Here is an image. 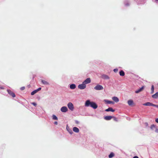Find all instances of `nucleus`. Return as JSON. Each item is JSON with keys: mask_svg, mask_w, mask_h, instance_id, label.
<instances>
[{"mask_svg": "<svg viewBox=\"0 0 158 158\" xmlns=\"http://www.w3.org/2000/svg\"><path fill=\"white\" fill-rule=\"evenodd\" d=\"M120 75L121 76H123L125 75V73L123 70H121L119 72Z\"/></svg>", "mask_w": 158, "mask_h": 158, "instance_id": "aec40b11", "label": "nucleus"}, {"mask_svg": "<svg viewBox=\"0 0 158 158\" xmlns=\"http://www.w3.org/2000/svg\"><path fill=\"white\" fill-rule=\"evenodd\" d=\"M41 82L44 85H49V83L48 82L43 80H41Z\"/></svg>", "mask_w": 158, "mask_h": 158, "instance_id": "f3484780", "label": "nucleus"}, {"mask_svg": "<svg viewBox=\"0 0 158 158\" xmlns=\"http://www.w3.org/2000/svg\"><path fill=\"white\" fill-rule=\"evenodd\" d=\"M156 107L158 108V105H156Z\"/></svg>", "mask_w": 158, "mask_h": 158, "instance_id": "ea45409f", "label": "nucleus"}, {"mask_svg": "<svg viewBox=\"0 0 158 158\" xmlns=\"http://www.w3.org/2000/svg\"><path fill=\"white\" fill-rule=\"evenodd\" d=\"M66 129L70 134H72L73 132L71 129H70L68 125L66 126Z\"/></svg>", "mask_w": 158, "mask_h": 158, "instance_id": "6e6552de", "label": "nucleus"}, {"mask_svg": "<svg viewBox=\"0 0 158 158\" xmlns=\"http://www.w3.org/2000/svg\"><path fill=\"white\" fill-rule=\"evenodd\" d=\"M105 111H111L112 112H114V111L115 110H113V108L111 107H109L108 109H106L105 110Z\"/></svg>", "mask_w": 158, "mask_h": 158, "instance_id": "4468645a", "label": "nucleus"}, {"mask_svg": "<svg viewBox=\"0 0 158 158\" xmlns=\"http://www.w3.org/2000/svg\"><path fill=\"white\" fill-rule=\"evenodd\" d=\"M156 1H158V0H155Z\"/></svg>", "mask_w": 158, "mask_h": 158, "instance_id": "79ce46f5", "label": "nucleus"}, {"mask_svg": "<svg viewBox=\"0 0 158 158\" xmlns=\"http://www.w3.org/2000/svg\"><path fill=\"white\" fill-rule=\"evenodd\" d=\"M114 153L113 152H111L109 155L108 156L109 158H111L114 157Z\"/></svg>", "mask_w": 158, "mask_h": 158, "instance_id": "6ab92c4d", "label": "nucleus"}, {"mask_svg": "<svg viewBox=\"0 0 158 158\" xmlns=\"http://www.w3.org/2000/svg\"><path fill=\"white\" fill-rule=\"evenodd\" d=\"M106 120H110V119H106Z\"/></svg>", "mask_w": 158, "mask_h": 158, "instance_id": "a19ab883", "label": "nucleus"}, {"mask_svg": "<svg viewBox=\"0 0 158 158\" xmlns=\"http://www.w3.org/2000/svg\"><path fill=\"white\" fill-rule=\"evenodd\" d=\"M152 97L154 99H156L158 98V92L156 93L155 94L152 95Z\"/></svg>", "mask_w": 158, "mask_h": 158, "instance_id": "1a4fd4ad", "label": "nucleus"}, {"mask_svg": "<svg viewBox=\"0 0 158 158\" xmlns=\"http://www.w3.org/2000/svg\"><path fill=\"white\" fill-rule=\"evenodd\" d=\"M103 77H104L105 79H109V77L107 75H104L103 76Z\"/></svg>", "mask_w": 158, "mask_h": 158, "instance_id": "393cba45", "label": "nucleus"}, {"mask_svg": "<svg viewBox=\"0 0 158 158\" xmlns=\"http://www.w3.org/2000/svg\"><path fill=\"white\" fill-rule=\"evenodd\" d=\"M94 89L96 90H101L103 89V87L101 85H98L94 87Z\"/></svg>", "mask_w": 158, "mask_h": 158, "instance_id": "f03ea898", "label": "nucleus"}, {"mask_svg": "<svg viewBox=\"0 0 158 158\" xmlns=\"http://www.w3.org/2000/svg\"><path fill=\"white\" fill-rule=\"evenodd\" d=\"M38 92L37 91V90L36 89L35 90H34L31 93V95H34V94L37 93Z\"/></svg>", "mask_w": 158, "mask_h": 158, "instance_id": "5701e85b", "label": "nucleus"}, {"mask_svg": "<svg viewBox=\"0 0 158 158\" xmlns=\"http://www.w3.org/2000/svg\"><path fill=\"white\" fill-rule=\"evenodd\" d=\"M144 89V87L143 86L142 87L140 88L139 89L136 90L135 91V93H138L139 92L142 91Z\"/></svg>", "mask_w": 158, "mask_h": 158, "instance_id": "9b49d317", "label": "nucleus"}, {"mask_svg": "<svg viewBox=\"0 0 158 158\" xmlns=\"http://www.w3.org/2000/svg\"><path fill=\"white\" fill-rule=\"evenodd\" d=\"M41 88L40 87V88H38L36 90H37V91L38 92L39 91L41 90Z\"/></svg>", "mask_w": 158, "mask_h": 158, "instance_id": "7c9ffc66", "label": "nucleus"}, {"mask_svg": "<svg viewBox=\"0 0 158 158\" xmlns=\"http://www.w3.org/2000/svg\"><path fill=\"white\" fill-rule=\"evenodd\" d=\"M7 91L8 94L11 96H12L13 98H14L15 97V94L11 91L10 90L8 89L7 90Z\"/></svg>", "mask_w": 158, "mask_h": 158, "instance_id": "39448f33", "label": "nucleus"}, {"mask_svg": "<svg viewBox=\"0 0 158 158\" xmlns=\"http://www.w3.org/2000/svg\"><path fill=\"white\" fill-rule=\"evenodd\" d=\"M76 85L74 84H72L70 85V88L72 89H74L76 88Z\"/></svg>", "mask_w": 158, "mask_h": 158, "instance_id": "dca6fc26", "label": "nucleus"}, {"mask_svg": "<svg viewBox=\"0 0 158 158\" xmlns=\"http://www.w3.org/2000/svg\"><path fill=\"white\" fill-rule=\"evenodd\" d=\"M151 106L156 107V105L151 103Z\"/></svg>", "mask_w": 158, "mask_h": 158, "instance_id": "72a5a7b5", "label": "nucleus"}, {"mask_svg": "<svg viewBox=\"0 0 158 158\" xmlns=\"http://www.w3.org/2000/svg\"><path fill=\"white\" fill-rule=\"evenodd\" d=\"M104 101L107 104H114V102H113V101H109V100H105Z\"/></svg>", "mask_w": 158, "mask_h": 158, "instance_id": "a211bd4d", "label": "nucleus"}, {"mask_svg": "<svg viewBox=\"0 0 158 158\" xmlns=\"http://www.w3.org/2000/svg\"><path fill=\"white\" fill-rule=\"evenodd\" d=\"M86 85L83 82H82V84H80L78 86V88L81 89H85L86 88Z\"/></svg>", "mask_w": 158, "mask_h": 158, "instance_id": "7ed1b4c3", "label": "nucleus"}, {"mask_svg": "<svg viewBox=\"0 0 158 158\" xmlns=\"http://www.w3.org/2000/svg\"><path fill=\"white\" fill-rule=\"evenodd\" d=\"M68 106L69 108L72 111H73L74 109L73 105L71 102H69L68 104Z\"/></svg>", "mask_w": 158, "mask_h": 158, "instance_id": "20e7f679", "label": "nucleus"}, {"mask_svg": "<svg viewBox=\"0 0 158 158\" xmlns=\"http://www.w3.org/2000/svg\"><path fill=\"white\" fill-rule=\"evenodd\" d=\"M85 106L87 107L90 106L94 109H96L98 107V105L95 102H91L89 100H87L86 101Z\"/></svg>", "mask_w": 158, "mask_h": 158, "instance_id": "f257e3e1", "label": "nucleus"}, {"mask_svg": "<svg viewBox=\"0 0 158 158\" xmlns=\"http://www.w3.org/2000/svg\"><path fill=\"white\" fill-rule=\"evenodd\" d=\"M155 131L157 133H158V129L156 128L155 130Z\"/></svg>", "mask_w": 158, "mask_h": 158, "instance_id": "c756f323", "label": "nucleus"}, {"mask_svg": "<svg viewBox=\"0 0 158 158\" xmlns=\"http://www.w3.org/2000/svg\"><path fill=\"white\" fill-rule=\"evenodd\" d=\"M32 104L35 106H36L37 105L36 104L35 102H32Z\"/></svg>", "mask_w": 158, "mask_h": 158, "instance_id": "2f4dec72", "label": "nucleus"}, {"mask_svg": "<svg viewBox=\"0 0 158 158\" xmlns=\"http://www.w3.org/2000/svg\"><path fill=\"white\" fill-rule=\"evenodd\" d=\"M52 118H57V117H56V116H55V115H53Z\"/></svg>", "mask_w": 158, "mask_h": 158, "instance_id": "473e14b6", "label": "nucleus"}, {"mask_svg": "<svg viewBox=\"0 0 158 158\" xmlns=\"http://www.w3.org/2000/svg\"><path fill=\"white\" fill-rule=\"evenodd\" d=\"M127 103L129 106H131L133 104V100H130L128 101Z\"/></svg>", "mask_w": 158, "mask_h": 158, "instance_id": "2eb2a0df", "label": "nucleus"}, {"mask_svg": "<svg viewBox=\"0 0 158 158\" xmlns=\"http://www.w3.org/2000/svg\"><path fill=\"white\" fill-rule=\"evenodd\" d=\"M133 158H139L137 156H135L133 157Z\"/></svg>", "mask_w": 158, "mask_h": 158, "instance_id": "4c0bfd02", "label": "nucleus"}, {"mask_svg": "<svg viewBox=\"0 0 158 158\" xmlns=\"http://www.w3.org/2000/svg\"><path fill=\"white\" fill-rule=\"evenodd\" d=\"M144 124L146 127H147L148 126V124L147 123H145Z\"/></svg>", "mask_w": 158, "mask_h": 158, "instance_id": "bb28decb", "label": "nucleus"}, {"mask_svg": "<svg viewBox=\"0 0 158 158\" xmlns=\"http://www.w3.org/2000/svg\"><path fill=\"white\" fill-rule=\"evenodd\" d=\"M91 82L90 79L89 78H87L83 82L85 85Z\"/></svg>", "mask_w": 158, "mask_h": 158, "instance_id": "0eeeda50", "label": "nucleus"}, {"mask_svg": "<svg viewBox=\"0 0 158 158\" xmlns=\"http://www.w3.org/2000/svg\"><path fill=\"white\" fill-rule=\"evenodd\" d=\"M25 89V87H22L20 88V89L21 90H23Z\"/></svg>", "mask_w": 158, "mask_h": 158, "instance_id": "c85d7f7f", "label": "nucleus"}, {"mask_svg": "<svg viewBox=\"0 0 158 158\" xmlns=\"http://www.w3.org/2000/svg\"><path fill=\"white\" fill-rule=\"evenodd\" d=\"M0 89H3L4 88L2 87H0Z\"/></svg>", "mask_w": 158, "mask_h": 158, "instance_id": "58836bf2", "label": "nucleus"}, {"mask_svg": "<svg viewBox=\"0 0 158 158\" xmlns=\"http://www.w3.org/2000/svg\"><path fill=\"white\" fill-rule=\"evenodd\" d=\"M60 110L61 112H65L68 110V109L66 106H63L61 108Z\"/></svg>", "mask_w": 158, "mask_h": 158, "instance_id": "423d86ee", "label": "nucleus"}, {"mask_svg": "<svg viewBox=\"0 0 158 158\" xmlns=\"http://www.w3.org/2000/svg\"><path fill=\"white\" fill-rule=\"evenodd\" d=\"M155 121L156 122L158 123V119H156Z\"/></svg>", "mask_w": 158, "mask_h": 158, "instance_id": "e433bc0d", "label": "nucleus"}, {"mask_svg": "<svg viewBox=\"0 0 158 158\" xmlns=\"http://www.w3.org/2000/svg\"><path fill=\"white\" fill-rule=\"evenodd\" d=\"M112 117L111 116H106L104 118H111Z\"/></svg>", "mask_w": 158, "mask_h": 158, "instance_id": "b1692460", "label": "nucleus"}, {"mask_svg": "<svg viewBox=\"0 0 158 158\" xmlns=\"http://www.w3.org/2000/svg\"><path fill=\"white\" fill-rule=\"evenodd\" d=\"M57 121H55L54 122V124L55 125H57Z\"/></svg>", "mask_w": 158, "mask_h": 158, "instance_id": "c9c22d12", "label": "nucleus"}, {"mask_svg": "<svg viewBox=\"0 0 158 158\" xmlns=\"http://www.w3.org/2000/svg\"><path fill=\"white\" fill-rule=\"evenodd\" d=\"M118 119H114V121L116 122H117L118 121Z\"/></svg>", "mask_w": 158, "mask_h": 158, "instance_id": "f704fd0d", "label": "nucleus"}, {"mask_svg": "<svg viewBox=\"0 0 158 158\" xmlns=\"http://www.w3.org/2000/svg\"><path fill=\"white\" fill-rule=\"evenodd\" d=\"M156 128V126L154 124L151 125L150 127V129L152 131H155Z\"/></svg>", "mask_w": 158, "mask_h": 158, "instance_id": "f8f14e48", "label": "nucleus"}, {"mask_svg": "<svg viewBox=\"0 0 158 158\" xmlns=\"http://www.w3.org/2000/svg\"><path fill=\"white\" fill-rule=\"evenodd\" d=\"M73 131L76 133H78L79 131V129L76 127H74L73 128Z\"/></svg>", "mask_w": 158, "mask_h": 158, "instance_id": "9d476101", "label": "nucleus"}, {"mask_svg": "<svg viewBox=\"0 0 158 158\" xmlns=\"http://www.w3.org/2000/svg\"><path fill=\"white\" fill-rule=\"evenodd\" d=\"M151 103L147 102L143 104V105L146 106H151Z\"/></svg>", "mask_w": 158, "mask_h": 158, "instance_id": "412c9836", "label": "nucleus"}, {"mask_svg": "<svg viewBox=\"0 0 158 158\" xmlns=\"http://www.w3.org/2000/svg\"><path fill=\"white\" fill-rule=\"evenodd\" d=\"M112 99L114 102H118L119 101L118 98L116 97H112Z\"/></svg>", "mask_w": 158, "mask_h": 158, "instance_id": "ddd939ff", "label": "nucleus"}, {"mask_svg": "<svg viewBox=\"0 0 158 158\" xmlns=\"http://www.w3.org/2000/svg\"><path fill=\"white\" fill-rule=\"evenodd\" d=\"M114 71L115 73L117 72L118 71V69H114Z\"/></svg>", "mask_w": 158, "mask_h": 158, "instance_id": "cd10ccee", "label": "nucleus"}, {"mask_svg": "<svg viewBox=\"0 0 158 158\" xmlns=\"http://www.w3.org/2000/svg\"><path fill=\"white\" fill-rule=\"evenodd\" d=\"M151 90V94H152L154 92V85H152V86Z\"/></svg>", "mask_w": 158, "mask_h": 158, "instance_id": "4be33fe9", "label": "nucleus"}, {"mask_svg": "<svg viewBox=\"0 0 158 158\" xmlns=\"http://www.w3.org/2000/svg\"><path fill=\"white\" fill-rule=\"evenodd\" d=\"M75 121L76 124H78L80 123V122L77 120H75Z\"/></svg>", "mask_w": 158, "mask_h": 158, "instance_id": "a878e982", "label": "nucleus"}]
</instances>
